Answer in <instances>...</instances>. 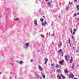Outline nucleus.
Listing matches in <instances>:
<instances>
[{
  "label": "nucleus",
  "instance_id": "nucleus-1",
  "mask_svg": "<svg viewBox=\"0 0 79 79\" xmlns=\"http://www.w3.org/2000/svg\"><path fill=\"white\" fill-rule=\"evenodd\" d=\"M69 79H73L74 77V74L72 73L71 72L69 75H68Z\"/></svg>",
  "mask_w": 79,
  "mask_h": 79
},
{
  "label": "nucleus",
  "instance_id": "nucleus-45",
  "mask_svg": "<svg viewBox=\"0 0 79 79\" xmlns=\"http://www.w3.org/2000/svg\"><path fill=\"white\" fill-rule=\"evenodd\" d=\"M74 79H77L76 78H74Z\"/></svg>",
  "mask_w": 79,
  "mask_h": 79
},
{
  "label": "nucleus",
  "instance_id": "nucleus-49",
  "mask_svg": "<svg viewBox=\"0 0 79 79\" xmlns=\"http://www.w3.org/2000/svg\"><path fill=\"white\" fill-rule=\"evenodd\" d=\"M77 19L78 20H79V19Z\"/></svg>",
  "mask_w": 79,
  "mask_h": 79
},
{
  "label": "nucleus",
  "instance_id": "nucleus-19",
  "mask_svg": "<svg viewBox=\"0 0 79 79\" xmlns=\"http://www.w3.org/2000/svg\"><path fill=\"white\" fill-rule=\"evenodd\" d=\"M40 71H42L43 70V69L41 67V66H40Z\"/></svg>",
  "mask_w": 79,
  "mask_h": 79
},
{
  "label": "nucleus",
  "instance_id": "nucleus-36",
  "mask_svg": "<svg viewBox=\"0 0 79 79\" xmlns=\"http://www.w3.org/2000/svg\"><path fill=\"white\" fill-rule=\"evenodd\" d=\"M48 1H49V0H46L45 2H48Z\"/></svg>",
  "mask_w": 79,
  "mask_h": 79
},
{
  "label": "nucleus",
  "instance_id": "nucleus-37",
  "mask_svg": "<svg viewBox=\"0 0 79 79\" xmlns=\"http://www.w3.org/2000/svg\"><path fill=\"white\" fill-rule=\"evenodd\" d=\"M32 61H33V60H31V62H32Z\"/></svg>",
  "mask_w": 79,
  "mask_h": 79
},
{
  "label": "nucleus",
  "instance_id": "nucleus-4",
  "mask_svg": "<svg viewBox=\"0 0 79 79\" xmlns=\"http://www.w3.org/2000/svg\"><path fill=\"white\" fill-rule=\"evenodd\" d=\"M25 46H26V47H25V48H27V47H29V43H27L25 44Z\"/></svg>",
  "mask_w": 79,
  "mask_h": 79
},
{
  "label": "nucleus",
  "instance_id": "nucleus-15",
  "mask_svg": "<svg viewBox=\"0 0 79 79\" xmlns=\"http://www.w3.org/2000/svg\"><path fill=\"white\" fill-rule=\"evenodd\" d=\"M68 7H67L66 8V10H69V5H68Z\"/></svg>",
  "mask_w": 79,
  "mask_h": 79
},
{
  "label": "nucleus",
  "instance_id": "nucleus-11",
  "mask_svg": "<svg viewBox=\"0 0 79 79\" xmlns=\"http://www.w3.org/2000/svg\"><path fill=\"white\" fill-rule=\"evenodd\" d=\"M73 57H71V59L70 60V63H72V61H73Z\"/></svg>",
  "mask_w": 79,
  "mask_h": 79
},
{
  "label": "nucleus",
  "instance_id": "nucleus-17",
  "mask_svg": "<svg viewBox=\"0 0 79 79\" xmlns=\"http://www.w3.org/2000/svg\"><path fill=\"white\" fill-rule=\"evenodd\" d=\"M40 36L42 37H43V39H44V38H45V37H44V35H41Z\"/></svg>",
  "mask_w": 79,
  "mask_h": 79
},
{
  "label": "nucleus",
  "instance_id": "nucleus-24",
  "mask_svg": "<svg viewBox=\"0 0 79 79\" xmlns=\"http://www.w3.org/2000/svg\"><path fill=\"white\" fill-rule=\"evenodd\" d=\"M42 77L44 79H45V76L44 75H43Z\"/></svg>",
  "mask_w": 79,
  "mask_h": 79
},
{
  "label": "nucleus",
  "instance_id": "nucleus-44",
  "mask_svg": "<svg viewBox=\"0 0 79 79\" xmlns=\"http://www.w3.org/2000/svg\"><path fill=\"white\" fill-rule=\"evenodd\" d=\"M74 48H75L74 46V47H73V49H74Z\"/></svg>",
  "mask_w": 79,
  "mask_h": 79
},
{
  "label": "nucleus",
  "instance_id": "nucleus-22",
  "mask_svg": "<svg viewBox=\"0 0 79 79\" xmlns=\"http://www.w3.org/2000/svg\"><path fill=\"white\" fill-rule=\"evenodd\" d=\"M62 51V49H60V50L58 51L59 53H60V52Z\"/></svg>",
  "mask_w": 79,
  "mask_h": 79
},
{
  "label": "nucleus",
  "instance_id": "nucleus-51",
  "mask_svg": "<svg viewBox=\"0 0 79 79\" xmlns=\"http://www.w3.org/2000/svg\"><path fill=\"white\" fill-rule=\"evenodd\" d=\"M0 74H2V73L0 72Z\"/></svg>",
  "mask_w": 79,
  "mask_h": 79
},
{
  "label": "nucleus",
  "instance_id": "nucleus-20",
  "mask_svg": "<svg viewBox=\"0 0 79 79\" xmlns=\"http://www.w3.org/2000/svg\"><path fill=\"white\" fill-rule=\"evenodd\" d=\"M40 20L41 22H44V19H41Z\"/></svg>",
  "mask_w": 79,
  "mask_h": 79
},
{
  "label": "nucleus",
  "instance_id": "nucleus-28",
  "mask_svg": "<svg viewBox=\"0 0 79 79\" xmlns=\"http://www.w3.org/2000/svg\"><path fill=\"white\" fill-rule=\"evenodd\" d=\"M51 66H55V64L53 63V64H51Z\"/></svg>",
  "mask_w": 79,
  "mask_h": 79
},
{
  "label": "nucleus",
  "instance_id": "nucleus-50",
  "mask_svg": "<svg viewBox=\"0 0 79 79\" xmlns=\"http://www.w3.org/2000/svg\"><path fill=\"white\" fill-rule=\"evenodd\" d=\"M52 44H54V42H52Z\"/></svg>",
  "mask_w": 79,
  "mask_h": 79
},
{
  "label": "nucleus",
  "instance_id": "nucleus-5",
  "mask_svg": "<svg viewBox=\"0 0 79 79\" xmlns=\"http://www.w3.org/2000/svg\"><path fill=\"white\" fill-rule=\"evenodd\" d=\"M48 61V59H46L45 60V62H44L45 64H47V63Z\"/></svg>",
  "mask_w": 79,
  "mask_h": 79
},
{
  "label": "nucleus",
  "instance_id": "nucleus-42",
  "mask_svg": "<svg viewBox=\"0 0 79 79\" xmlns=\"http://www.w3.org/2000/svg\"><path fill=\"white\" fill-rule=\"evenodd\" d=\"M70 47H72L71 45V43H70Z\"/></svg>",
  "mask_w": 79,
  "mask_h": 79
},
{
  "label": "nucleus",
  "instance_id": "nucleus-38",
  "mask_svg": "<svg viewBox=\"0 0 79 79\" xmlns=\"http://www.w3.org/2000/svg\"><path fill=\"white\" fill-rule=\"evenodd\" d=\"M50 2L51 3H52V1H50Z\"/></svg>",
  "mask_w": 79,
  "mask_h": 79
},
{
  "label": "nucleus",
  "instance_id": "nucleus-32",
  "mask_svg": "<svg viewBox=\"0 0 79 79\" xmlns=\"http://www.w3.org/2000/svg\"><path fill=\"white\" fill-rule=\"evenodd\" d=\"M59 17L60 18H61V15L60 14L59 15Z\"/></svg>",
  "mask_w": 79,
  "mask_h": 79
},
{
  "label": "nucleus",
  "instance_id": "nucleus-23",
  "mask_svg": "<svg viewBox=\"0 0 79 79\" xmlns=\"http://www.w3.org/2000/svg\"><path fill=\"white\" fill-rule=\"evenodd\" d=\"M77 15H78L77 14H76V13H75L74 15L73 16H77Z\"/></svg>",
  "mask_w": 79,
  "mask_h": 79
},
{
  "label": "nucleus",
  "instance_id": "nucleus-46",
  "mask_svg": "<svg viewBox=\"0 0 79 79\" xmlns=\"http://www.w3.org/2000/svg\"><path fill=\"white\" fill-rule=\"evenodd\" d=\"M40 79H42V77H41L40 78Z\"/></svg>",
  "mask_w": 79,
  "mask_h": 79
},
{
  "label": "nucleus",
  "instance_id": "nucleus-12",
  "mask_svg": "<svg viewBox=\"0 0 79 79\" xmlns=\"http://www.w3.org/2000/svg\"><path fill=\"white\" fill-rule=\"evenodd\" d=\"M48 6H51V3H50V2H48L47 3Z\"/></svg>",
  "mask_w": 79,
  "mask_h": 79
},
{
  "label": "nucleus",
  "instance_id": "nucleus-9",
  "mask_svg": "<svg viewBox=\"0 0 79 79\" xmlns=\"http://www.w3.org/2000/svg\"><path fill=\"white\" fill-rule=\"evenodd\" d=\"M47 23V22H45V23H42V26H44V24L46 25Z\"/></svg>",
  "mask_w": 79,
  "mask_h": 79
},
{
  "label": "nucleus",
  "instance_id": "nucleus-33",
  "mask_svg": "<svg viewBox=\"0 0 79 79\" xmlns=\"http://www.w3.org/2000/svg\"><path fill=\"white\" fill-rule=\"evenodd\" d=\"M77 0H74V2H77Z\"/></svg>",
  "mask_w": 79,
  "mask_h": 79
},
{
  "label": "nucleus",
  "instance_id": "nucleus-21",
  "mask_svg": "<svg viewBox=\"0 0 79 79\" xmlns=\"http://www.w3.org/2000/svg\"><path fill=\"white\" fill-rule=\"evenodd\" d=\"M56 68H59V65L58 64H57L55 66Z\"/></svg>",
  "mask_w": 79,
  "mask_h": 79
},
{
  "label": "nucleus",
  "instance_id": "nucleus-31",
  "mask_svg": "<svg viewBox=\"0 0 79 79\" xmlns=\"http://www.w3.org/2000/svg\"><path fill=\"white\" fill-rule=\"evenodd\" d=\"M73 31H76V28H74V29H73Z\"/></svg>",
  "mask_w": 79,
  "mask_h": 79
},
{
  "label": "nucleus",
  "instance_id": "nucleus-2",
  "mask_svg": "<svg viewBox=\"0 0 79 79\" xmlns=\"http://www.w3.org/2000/svg\"><path fill=\"white\" fill-rule=\"evenodd\" d=\"M60 64L61 65H64L63 63H64V60H62L59 61Z\"/></svg>",
  "mask_w": 79,
  "mask_h": 79
},
{
  "label": "nucleus",
  "instance_id": "nucleus-6",
  "mask_svg": "<svg viewBox=\"0 0 79 79\" xmlns=\"http://www.w3.org/2000/svg\"><path fill=\"white\" fill-rule=\"evenodd\" d=\"M60 76H61V77H62L63 79H65V78H66V77L64 76L62 74H60Z\"/></svg>",
  "mask_w": 79,
  "mask_h": 79
},
{
  "label": "nucleus",
  "instance_id": "nucleus-40",
  "mask_svg": "<svg viewBox=\"0 0 79 79\" xmlns=\"http://www.w3.org/2000/svg\"><path fill=\"white\" fill-rule=\"evenodd\" d=\"M75 34V32H73V35H74Z\"/></svg>",
  "mask_w": 79,
  "mask_h": 79
},
{
  "label": "nucleus",
  "instance_id": "nucleus-7",
  "mask_svg": "<svg viewBox=\"0 0 79 79\" xmlns=\"http://www.w3.org/2000/svg\"><path fill=\"white\" fill-rule=\"evenodd\" d=\"M57 77L58 79H61V77H60V75H58Z\"/></svg>",
  "mask_w": 79,
  "mask_h": 79
},
{
  "label": "nucleus",
  "instance_id": "nucleus-16",
  "mask_svg": "<svg viewBox=\"0 0 79 79\" xmlns=\"http://www.w3.org/2000/svg\"><path fill=\"white\" fill-rule=\"evenodd\" d=\"M19 64H23V61H20L19 62Z\"/></svg>",
  "mask_w": 79,
  "mask_h": 79
},
{
  "label": "nucleus",
  "instance_id": "nucleus-26",
  "mask_svg": "<svg viewBox=\"0 0 79 79\" xmlns=\"http://www.w3.org/2000/svg\"><path fill=\"white\" fill-rule=\"evenodd\" d=\"M74 63H73V64L72 65V67H73V68H74Z\"/></svg>",
  "mask_w": 79,
  "mask_h": 79
},
{
  "label": "nucleus",
  "instance_id": "nucleus-25",
  "mask_svg": "<svg viewBox=\"0 0 79 79\" xmlns=\"http://www.w3.org/2000/svg\"><path fill=\"white\" fill-rule=\"evenodd\" d=\"M14 19V20H15V21H16V20L17 21H18L19 20V19L17 18V19Z\"/></svg>",
  "mask_w": 79,
  "mask_h": 79
},
{
  "label": "nucleus",
  "instance_id": "nucleus-35",
  "mask_svg": "<svg viewBox=\"0 0 79 79\" xmlns=\"http://www.w3.org/2000/svg\"><path fill=\"white\" fill-rule=\"evenodd\" d=\"M72 37L73 39H74V36H72Z\"/></svg>",
  "mask_w": 79,
  "mask_h": 79
},
{
  "label": "nucleus",
  "instance_id": "nucleus-41",
  "mask_svg": "<svg viewBox=\"0 0 79 79\" xmlns=\"http://www.w3.org/2000/svg\"><path fill=\"white\" fill-rule=\"evenodd\" d=\"M52 36H53V35H54V34H53L51 35Z\"/></svg>",
  "mask_w": 79,
  "mask_h": 79
},
{
  "label": "nucleus",
  "instance_id": "nucleus-48",
  "mask_svg": "<svg viewBox=\"0 0 79 79\" xmlns=\"http://www.w3.org/2000/svg\"><path fill=\"white\" fill-rule=\"evenodd\" d=\"M54 72H55V70H54Z\"/></svg>",
  "mask_w": 79,
  "mask_h": 79
},
{
  "label": "nucleus",
  "instance_id": "nucleus-34",
  "mask_svg": "<svg viewBox=\"0 0 79 79\" xmlns=\"http://www.w3.org/2000/svg\"><path fill=\"white\" fill-rule=\"evenodd\" d=\"M69 4L68 5H69H69H71V2H69Z\"/></svg>",
  "mask_w": 79,
  "mask_h": 79
},
{
  "label": "nucleus",
  "instance_id": "nucleus-30",
  "mask_svg": "<svg viewBox=\"0 0 79 79\" xmlns=\"http://www.w3.org/2000/svg\"><path fill=\"white\" fill-rule=\"evenodd\" d=\"M70 32L71 33H73V32L72 31V29L71 28H70Z\"/></svg>",
  "mask_w": 79,
  "mask_h": 79
},
{
  "label": "nucleus",
  "instance_id": "nucleus-3",
  "mask_svg": "<svg viewBox=\"0 0 79 79\" xmlns=\"http://www.w3.org/2000/svg\"><path fill=\"white\" fill-rule=\"evenodd\" d=\"M64 72L65 73H67V74H68V73H69V71L67 69H66L64 70Z\"/></svg>",
  "mask_w": 79,
  "mask_h": 79
},
{
  "label": "nucleus",
  "instance_id": "nucleus-29",
  "mask_svg": "<svg viewBox=\"0 0 79 79\" xmlns=\"http://www.w3.org/2000/svg\"><path fill=\"white\" fill-rule=\"evenodd\" d=\"M62 45V43L61 42L60 44L59 45V46H61Z\"/></svg>",
  "mask_w": 79,
  "mask_h": 79
},
{
  "label": "nucleus",
  "instance_id": "nucleus-8",
  "mask_svg": "<svg viewBox=\"0 0 79 79\" xmlns=\"http://www.w3.org/2000/svg\"><path fill=\"white\" fill-rule=\"evenodd\" d=\"M34 24L36 25V26H37V20H35L34 21Z\"/></svg>",
  "mask_w": 79,
  "mask_h": 79
},
{
  "label": "nucleus",
  "instance_id": "nucleus-10",
  "mask_svg": "<svg viewBox=\"0 0 79 79\" xmlns=\"http://www.w3.org/2000/svg\"><path fill=\"white\" fill-rule=\"evenodd\" d=\"M64 57L66 61H68V57L67 56V55H65Z\"/></svg>",
  "mask_w": 79,
  "mask_h": 79
},
{
  "label": "nucleus",
  "instance_id": "nucleus-27",
  "mask_svg": "<svg viewBox=\"0 0 79 79\" xmlns=\"http://www.w3.org/2000/svg\"><path fill=\"white\" fill-rule=\"evenodd\" d=\"M61 54H61L62 56H63V54H64V53L63 52H62Z\"/></svg>",
  "mask_w": 79,
  "mask_h": 79
},
{
  "label": "nucleus",
  "instance_id": "nucleus-14",
  "mask_svg": "<svg viewBox=\"0 0 79 79\" xmlns=\"http://www.w3.org/2000/svg\"><path fill=\"white\" fill-rule=\"evenodd\" d=\"M57 73H60V72H61V70H60V69H57Z\"/></svg>",
  "mask_w": 79,
  "mask_h": 79
},
{
  "label": "nucleus",
  "instance_id": "nucleus-13",
  "mask_svg": "<svg viewBox=\"0 0 79 79\" xmlns=\"http://www.w3.org/2000/svg\"><path fill=\"white\" fill-rule=\"evenodd\" d=\"M76 7L77 8V10H79V4L78 5H77Z\"/></svg>",
  "mask_w": 79,
  "mask_h": 79
},
{
  "label": "nucleus",
  "instance_id": "nucleus-18",
  "mask_svg": "<svg viewBox=\"0 0 79 79\" xmlns=\"http://www.w3.org/2000/svg\"><path fill=\"white\" fill-rule=\"evenodd\" d=\"M69 44H71V40H70V39H69Z\"/></svg>",
  "mask_w": 79,
  "mask_h": 79
},
{
  "label": "nucleus",
  "instance_id": "nucleus-47",
  "mask_svg": "<svg viewBox=\"0 0 79 79\" xmlns=\"http://www.w3.org/2000/svg\"><path fill=\"white\" fill-rule=\"evenodd\" d=\"M43 17H44V18H45V17L44 16H43Z\"/></svg>",
  "mask_w": 79,
  "mask_h": 79
},
{
  "label": "nucleus",
  "instance_id": "nucleus-43",
  "mask_svg": "<svg viewBox=\"0 0 79 79\" xmlns=\"http://www.w3.org/2000/svg\"><path fill=\"white\" fill-rule=\"evenodd\" d=\"M76 52H77V53L78 52V51H76Z\"/></svg>",
  "mask_w": 79,
  "mask_h": 79
},
{
  "label": "nucleus",
  "instance_id": "nucleus-39",
  "mask_svg": "<svg viewBox=\"0 0 79 79\" xmlns=\"http://www.w3.org/2000/svg\"><path fill=\"white\" fill-rule=\"evenodd\" d=\"M39 69H40V65H39Z\"/></svg>",
  "mask_w": 79,
  "mask_h": 79
}]
</instances>
